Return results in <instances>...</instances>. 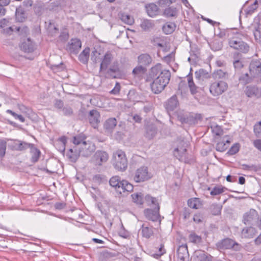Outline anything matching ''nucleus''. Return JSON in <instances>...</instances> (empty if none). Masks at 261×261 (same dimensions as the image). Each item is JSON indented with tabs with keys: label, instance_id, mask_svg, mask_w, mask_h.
I'll use <instances>...</instances> for the list:
<instances>
[{
	"label": "nucleus",
	"instance_id": "c03bdc74",
	"mask_svg": "<svg viewBox=\"0 0 261 261\" xmlns=\"http://www.w3.org/2000/svg\"><path fill=\"white\" fill-rule=\"evenodd\" d=\"M243 169L244 170L251 171H257L261 169V166L258 165H248L246 164H243L242 165Z\"/></svg>",
	"mask_w": 261,
	"mask_h": 261
},
{
	"label": "nucleus",
	"instance_id": "473e14b6",
	"mask_svg": "<svg viewBox=\"0 0 261 261\" xmlns=\"http://www.w3.org/2000/svg\"><path fill=\"white\" fill-rule=\"evenodd\" d=\"M164 15L167 17H177L178 10L176 8L170 7L165 9Z\"/></svg>",
	"mask_w": 261,
	"mask_h": 261
},
{
	"label": "nucleus",
	"instance_id": "a18cd8bd",
	"mask_svg": "<svg viewBox=\"0 0 261 261\" xmlns=\"http://www.w3.org/2000/svg\"><path fill=\"white\" fill-rule=\"evenodd\" d=\"M225 188L222 186L215 187L210 192V194L212 196L219 195L224 192Z\"/></svg>",
	"mask_w": 261,
	"mask_h": 261
},
{
	"label": "nucleus",
	"instance_id": "4c0bfd02",
	"mask_svg": "<svg viewBox=\"0 0 261 261\" xmlns=\"http://www.w3.org/2000/svg\"><path fill=\"white\" fill-rule=\"evenodd\" d=\"M16 19L19 22H23L25 18V14L23 8L19 7L16 9Z\"/></svg>",
	"mask_w": 261,
	"mask_h": 261
},
{
	"label": "nucleus",
	"instance_id": "0eeeda50",
	"mask_svg": "<svg viewBox=\"0 0 261 261\" xmlns=\"http://www.w3.org/2000/svg\"><path fill=\"white\" fill-rule=\"evenodd\" d=\"M80 155L84 157H88L95 150V145L90 141H83L81 146L78 147Z\"/></svg>",
	"mask_w": 261,
	"mask_h": 261
},
{
	"label": "nucleus",
	"instance_id": "052dcab7",
	"mask_svg": "<svg viewBox=\"0 0 261 261\" xmlns=\"http://www.w3.org/2000/svg\"><path fill=\"white\" fill-rule=\"evenodd\" d=\"M257 1H255L253 5L250 6L246 11L247 14H251L257 8Z\"/></svg>",
	"mask_w": 261,
	"mask_h": 261
},
{
	"label": "nucleus",
	"instance_id": "e433bc0d",
	"mask_svg": "<svg viewBox=\"0 0 261 261\" xmlns=\"http://www.w3.org/2000/svg\"><path fill=\"white\" fill-rule=\"evenodd\" d=\"M146 71V68L141 65L136 67L133 70V74L135 77H140L142 76Z\"/></svg>",
	"mask_w": 261,
	"mask_h": 261
},
{
	"label": "nucleus",
	"instance_id": "39448f33",
	"mask_svg": "<svg viewBox=\"0 0 261 261\" xmlns=\"http://www.w3.org/2000/svg\"><path fill=\"white\" fill-rule=\"evenodd\" d=\"M228 43L230 47L243 53H247L249 49L247 44L237 36L229 38Z\"/></svg>",
	"mask_w": 261,
	"mask_h": 261
},
{
	"label": "nucleus",
	"instance_id": "e2e57ef3",
	"mask_svg": "<svg viewBox=\"0 0 261 261\" xmlns=\"http://www.w3.org/2000/svg\"><path fill=\"white\" fill-rule=\"evenodd\" d=\"M84 141V139L80 136H77L73 138V143L77 146H81L82 142Z\"/></svg>",
	"mask_w": 261,
	"mask_h": 261
},
{
	"label": "nucleus",
	"instance_id": "864d4df0",
	"mask_svg": "<svg viewBox=\"0 0 261 261\" xmlns=\"http://www.w3.org/2000/svg\"><path fill=\"white\" fill-rule=\"evenodd\" d=\"M7 143L4 140H0V157L4 156L6 153Z\"/></svg>",
	"mask_w": 261,
	"mask_h": 261
},
{
	"label": "nucleus",
	"instance_id": "6e6552de",
	"mask_svg": "<svg viewBox=\"0 0 261 261\" xmlns=\"http://www.w3.org/2000/svg\"><path fill=\"white\" fill-rule=\"evenodd\" d=\"M109 157V154L106 151L97 150L92 156L91 161L95 166H100L107 162Z\"/></svg>",
	"mask_w": 261,
	"mask_h": 261
},
{
	"label": "nucleus",
	"instance_id": "c9c22d12",
	"mask_svg": "<svg viewBox=\"0 0 261 261\" xmlns=\"http://www.w3.org/2000/svg\"><path fill=\"white\" fill-rule=\"evenodd\" d=\"M176 24L173 22H167L163 27V31L166 34H170L174 32Z\"/></svg>",
	"mask_w": 261,
	"mask_h": 261
},
{
	"label": "nucleus",
	"instance_id": "4be33fe9",
	"mask_svg": "<svg viewBox=\"0 0 261 261\" xmlns=\"http://www.w3.org/2000/svg\"><path fill=\"white\" fill-rule=\"evenodd\" d=\"M217 143L216 145V149L217 151L223 152L226 150L227 146L226 144H229L230 141L229 138L227 136H224L222 140L217 141Z\"/></svg>",
	"mask_w": 261,
	"mask_h": 261
},
{
	"label": "nucleus",
	"instance_id": "9b49d317",
	"mask_svg": "<svg viewBox=\"0 0 261 261\" xmlns=\"http://www.w3.org/2000/svg\"><path fill=\"white\" fill-rule=\"evenodd\" d=\"M105 73L107 78H118L121 74L119 63L117 61L114 62Z\"/></svg>",
	"mask_w": 261,
	"mask_h": 261
},
{
	"label": "nucleus",
	"instance_id": "4d7b16f0",
	"mask_svg": "<svg viewBox=\"0 0 261 261\" xmlns=\"http://www.w3.org/2000/svg\"><path fill=\"white\" fill-rule=\"evenodd\" d=\"M119 236L123 238L127 239L129 237L130 234L128 231L126 230L123 228H121L119 232H118Z\"/></svg>",
	"mask_w": 261,
	"mask_h": 261
},
{
	"label": "nucleus",
	"instance_id": "a878e982",
	"mask_svg": "<svg viewBox=\"0 0 261 261\" xmlns=\"http://www.w3.org/2000/svg\"><path fill=\"white\" fill-rule=\"evenodd\" d=\"M195 259L196 261H211L212 256L203 251L199 250L195 253Z\"/></svg>",
	"mask_w": 261,
	"mask_h": 261
},
{
	"label": "nucleus",
	"instance_id": "49530a36",
	"mask_svg": "<svg viewBox=\"0 0 261 261\" xmlns=\"http://www.w3.org/2000/svg\"><path fill=\"white\" fill-rule=\"evenodd\" d=\"M188 85L190 89V91L192 94H194L197 92V87L195 85L193 77L191 76H188Z\"/></svg>",
	"mask_w": 261,
	"mask_h": 261
},
{
	"label": "nucleus",
	"instance_id": "393cba45",
	"mask_svg": "<svg viewBox=\"0 0 261 261\" xmlns=\"http://www.w3.org/2000/svg\"><path fill=\"white\" fill-rule=\"evenodd\" d=\"M151 57L147 54H142L138 58L139 64L144 67L149 65L151 63Z\"/></svg>",
	"mask_w": 261,
	"mask_h": 261
},
{
	"label": "nucleus",
	"instance_id": "b1692460",
	"mask_svg": "<svg viewBox=\"0 0 261 261\" xmlns=\"http://www.w3.org/2000/svg\"><path fill=\"white\" fill-rule=\"evenodd\" d=\"M178 102L176 95L172 96L166 103L165 107L168 111L174 110L178 106Z\"/></svg>",
	"mask_w": 261,
	"mask_h": 261
},
{
	"label": "nucleus",
	"instance_id": "ea45409f",
	"mask_svg": "<svg viewBox=\"0 0 261 261\" xmlns=\"http://www.w3.org/2000/svg\"><path fill=\"white\" fill-rule=\"evenodd\" d=\"M188 206L192 208L198 209L201 206V203L199 198H191L188 201Z\"/></svg>",
	"mask_w": 261,
	"mask_h": 261
},
{
	"label": "nucleus",
	"instance_id": "20e7f679",
	"mask_svg": "<svg viewBox=\"0 0 261 261\" xmlns=\"http://www.w3.org/2000/svg\"><path fill=\"white\" fill-rule=\"evenodd\" d=\"M227 89V83L221 80L215 81L212 82L210 86V92L214 96H218L221 95Z\"/></svg>",
	"mask_w": 261,
	"mask_h": 261
},
{
	"label": "nucleus",
	"instance_id": "aec40b11",
	"mask_svg": "<svg viewBox=\"0 0 261 261\" xmlns=\"http://www.w3.org/2000/svg\"><path fill=\"white\" fill-rule=\"evenodd\" d=\"M177 253L178 261H185L186 258L189 256L187 245L184 244L179 246L177 249Z\"/></svg>",
	"mask_w": 261,
	"mask_h": 261
},
{
	"label": "nucleus",
	"instance_id": "f257e3e1",
	"mask_svg": "<svg viewBox=\"0 0 261 261\" xmlns=\"http://www.w3.org/2000/svg\"><path fill=\"white\" fill-rule=\"evenodd\" d=\"M171 73L169 70L162 69L161 64L158 63L150 69L146 81L150 83L152 91L155 94L161 93L169 82Z\"/></svg>",
	"mask_w": 261,
	"mask_h": 261
},
{
	"label": "nucleus",
	"instance_id": "de8ad7c7",
	"mask_svg": "<svg viewBox=\"0 0 261 261\" xmlns=\"http://www.w3.org/2000/svg\"><path fill=\"white\" fill-rule=\"evenodd\" d=\"M145 199L148 205L152 204L156 206H159L158 200L155 197L147 195L145 197Z\"/></svg>",
	"mask_w": 261,
	"mask_h": 261
},
{
	"label": "nucleus",
	"instance_id": "7ed1b4c3",
	"mask_svg": "<svg viewBox=\"0 0 261 261\" xmlns=\"http://www.w3.org/2000/svg\"><path fill=\"white\" fill-rule=\"evenodd\" d=\"M112 164L116 170L125 171L127 167V160L124 152L121 150L114 152L112 157Z\"/></svg>",
	"mask_w": 261,
	"mask_h": 261
},
{
	"label": "nucleus",
	"instance_id": "a211bd4d",
	"mask_svg": "<svg viewBox=\"0 0 261 261\" xmlns=\"http://www.w3.org/2000/svg\"><path fill=\"white\" fill-rule=\"evenodd\" d=\"M82 46V43L80 40L74 38L72 39L69 42L67 48L71 53L76 54L79 52Z\"/></svg>",
	"mask_w": 261,
	"mask_h": 261
},
{
	"label": "nucleus",
	"instance_id": "bb28decb",
	"mask_svg": "<svg viewBox=\"0 0 261 261\" xmlns=\"http://www.w3.org/2000/svg\"><path fill=\"white\" fill-rule=\"evenodd\" d=\"M31 145V143H29L20 140H16L14 143L13 146L14 148L16 150L23 151L29 148Z\"/></svg>",
	"mask_w": 261,
	"mask_h": 261
},
{
	"label": "nucleus",
	"instance_id": "69168bd1",
	"mask_svg": "<svg viewBox=\"0 0 261 261\" xmlns=\"http://www.w3.org/2000/svg\"><path fill=\"white\" fill-rule=\"evenodd\" d=\"M120 90V85L118 83H116L115 87L111 91L110 93L113 94H117L119 93Z\"/></svg>",
	"mask_w": 261,
	"mask_h": 261
},
{
	"label": "nucleus",
	"instance_id": "603ef678",
	"mask_svg": "<svg viewBox=\"0 0 261 261\" xmlns=\"http://www.w3.org/2000/svg\"><path fill=\"white\" fill-rule=\"evenodd\" d=\"M6 112L11 114L14 117L15 119H18L21 122H24L25 121L24 118L21 115H18L10 110H7Z\"/></svg>",
	"mask_w": 261,
	"mask_h": 261
},
{
	"label": "nucleus",
	"instance_id": "423d86ee",
	"mask_svg": "<svg viewBox=\"0 0 261 261\" xmlns=\"http://www.w3.org/2000/svg\"><path fill=\"white\" fill-rule=\"evenodd\" d=\"M216 246L219 249H232L239 251L241 249V245L230 238H226L218 242Z\"/></svg>",
	"mask_w": 261,
	"mask_h": 261
},
{
	"label": "nucleus",
	"instance_id": "79ce46f5",
	"mask_svg": "<svg viewBox=\"0 0 261 261\" xmlns=\"http://www.w3.org/2000/svg\"><path fill=\"white\" fill-rule=\"evenodd\" d=\"M143 195L142 193H135L132 195L134 202L137 204L142 205L143 203Z\"/></svg>",
	"mask_w": 261,
	"mask_h": 261
},
{
	"label": "nucleus",
	"instance_id": "f8f14e48",
	"mask_svg": "<svg viewBox=\"0 0 261 261\" xmlns=\"http://www.w3.org/2000/svg\"><path fill=\"white\" fill-rule=\"evenodd\" d=\"M257 233L256 228L251 226H245L243 227L241 231L240 236L242 239H251L253 238Z\"/></svg>",
	"mask_w": 261,
	"mask_h": 261
},
{
	"label": "nucleus",
	"instance_id": "3c124183",
	"mask_svg": "<svg viewBox=\"0 0 261 261\" xmlns=\"http://www.w3.org/2000/svg\"><path fill=\"white\" fill-rule=\"evenodd\" d=\"M212 213L214 215H218L220 214L221 207L217 204H213L211 206Z\"/></svg>",
	"mask_w": 261,
	"mask_h": 261
},
{
	"label": "nucleus",
	"instance_id": "c756f323",
	"mask_svg": "<svg viewBox=\"0 0 261 261\" xmlns=\"http://www.w3.org/2000/svg\"><path fill=\"white\" fill-rule=\"evenodd\" d=\"M146 9L148 15L150 17L156 16L158 12V7L154 4H149L146 6Z\"/></svg>",
	"mask_w": 261,
	"mask_h": 261
},
{
	"label": "nucleus",
	"instance_id": "0e129e2a",
	"mask_svg": "<svg viewBox=\"0 0 261 261\" xmlns=\"http://www.w3.org/2000/svg\"><path fill=\"white\" fill-rule=\"evenodd\" d=\"M175 1V0H160L159 3L161 7H165L170 5Z\"/></svg>",
	"mask_w": 261,
	"mask_h": 261
},
{
	"label": "nucleus",
	"instance_id": "37998d69",
	"mask_svg": "<svg viewBox=\"0 0 261 261\" xmlns=\"http://www.w3.org/2000/svg\"><path fill=\"white\" fill-rule=\"evenodd\" d=\"M120 19L124 23L128 25L132 24L134 21L133 17L125 13H122L121 14Z\"/></svg>",
	"mask_w": 261,
	"mask_h": 261
},
{
	"label": "nucleus",
	"instance_id": "dca6fc26",
	"mask_svg": "<svg viewBox=\"0 0 261 261\" xmlns=\"http://www.w3.org/2000/svg\"><path fill=\"white\" fill-rule=\"evenodd\" d=\"M251 75L255 77L261 75V62L258 60L252 61L249 66Z\"/></svg>",
	"mask_w": 261,
	"mask_h": 261
},
{
	"label": "nucleus",
	"instance_id": "72a5a7b5",
	"mask_svg": "<svg viewBox=\"0 0 261 261\" xmlns=\"http://www.w3.org/2000/svg\"><path fill=\"white\" fill-rule=\"evenodd\" d=\"M77 149H74V150L73 149L70 148L67 151L66 153L67 157L73 162H75L80 156V153L79 151H76Z\"/></svg>",
	"mask_w": 261,
	"mask_h": 261
},
{
	"label": "nucleus",
	"instance_id": "f3484780",
	"mask_svg": "<svg viewBox=\"0 0 261 261\" xmlns=\"http://www.w3.org/2000/svg\"><path fill=\"white\" fill-rule=\"evenodd\" d=\"M257 212L254 209H250L246 212L243 217V222L245 224H250L257 218Z\"/></svg>",
	"mask_w": 261,
	"mask_h": 261
},
{
	"label": "nucleus",
	"instance_id": "1a4fd4ad",
	"mask_svg": "<svg viewBox=\"0 0 261 261\" xmlns=\"http://www.w3.org/2000/svg\"><path fill=\"white\" fill-rule=\"evenodd\" d=\"M188 144L184 140H179L176 147L173 151L174 155L178 160H180L185 154Z\"/></svg>",
	"mask_w": 261,
	"mask_h": 261
},
{
	"label": "nucleus",
	"instance_id": "09e8293b",
	"mask_svg": "<svg viewBox=\"0 0 261 261\" xmlns=\"http://www.w3.org/2000/svg\"><path fill=\"white\" fill-rule=\"evenodd\" d=\"M190 241L193 243H199L201 241V238L200 236L197 235L195 233H191L189 236Z\"/></svg>",
	"mask_w": 261,
	"mask_h": 261
},
{
	"label": "nucleus",
	"instance_id": "6ab92c4d",
	"mask_svg": "<svg viewBox=\"0 0 261 261\" xmlns=\"http://www.w3.org/2000/svg\"><path fill=\"white\" fill-rule=\"evenodd\" d=\"M100 115L96 110H92L89 112V121L91 125L96 128L99 122Z\"/></svg>",
	"mask_w": 261,
	"mask_h": 261
},
{
	"label": "nucleus",
	"instance_id": "2f4dec72",
	"mask_svg": "<svg viewBox=\"0 0 261 261\" xmlns=\"http://www.w3.org/2000/svg\"><path fill=\"white\" fill-rule=\"evenodd\" d=\"M117 120L114 118H111L106 121L104 124V128L108 132H111L117 125Z\"/></svg>",
	"mask_w": 261,
	"mask_h": 261
},
{
	"label": "nucleus",
	"instance_id": "bf43d9fd",
	"mask_svg": "<svg viewBox=\"0 0 261 261\" xmlns=\"http://www.w3.org/2000/svg\"><path fill=\"white\" fill-rule=\"evenodd\" d=\"M174 52H172L171 54L164 57V60L165 62L169 64L174 60Z\"/></svg>",
	"mask_w": 261,
	"mask_h": 261
},
{
	"label": "nucleus",
	"instance_id": "5fc2aeb1",
	"mask_svg": "<svg viewBox=\"0 0 261 261\" xmlns=\"http://www.w3.org/2000/svg\"><path fill=\"white\" fill-rule=\"evenodd\" d=\"M254 132L257 137H261V121L255 124Z\"/></svg>",
	"mask_w": 261,
	"mask_h": 261
},
{
	"label": "nucleus",
	"instance_id": "6e6d98bb",
	"mask_svg": "<svg viewBox=\"0 0 261 261\" xmlns=\"http://www.w3.org/2000/svg\"><path fill=\"white\" fill-rule=\"evenodd\" d=\"M211 47L214 50H220L222 47V42L215 40L211 44Z\"/></svg>",
	"mask_w": 261,
	"mask_h": 261
},
{
	"label": "nucleus",
	"instance_id": "7c9ffc66",
	"mask_svg": "<svg viewBox=\"0 0 261 261\" xmlns=\"http://www.w3.org/2000/svg\"><path fill=\"white\" fill-rule=\"evenodd\" d=\"M211 128L212 133L215 136V140L217 139L218 137L223 135V130L221 127L216 123L212 124Z\"/></svg>",
	"mask_w": 261,
	"mask_h": 261
},
{
	"label": "nucleus",
	"instance_id": "9d476101",
	"mask_svg": "<svg viewBox=\"0 0 261 261\" xmlns=\"http://www.w3.org/2000/svg\"><path fill=\"white\" fill-rule=\"evenodd\" d=\"M150 177L147 168L143 166L137 170L134 179L136 182H139L146 180Z\"/></svg>",
	"mask_w": 261,
	"mask_h": 261
},
{
	"label": "nucleus",
	"instance_id": "a19ab883",
	"mask_svg": "<svg viewBox=\"0 0 261 261\" xmlns=\"http://www.w3.org/2000/svg\"><path fill=\"white\" fill-rule=\"evenodd\" d=\"M90 49L87 47L83 50L79 55V60L83 63H87L89 57Z\"/></svg>",
	"mask_w": 261,
	"mask_h": 261
},
{
	"label": "nucleus",
	"instance_id": "8fccbe9b",
	"mask_svg": "<svg viewBox=\"0 0 261 261\" xmlns=\"http://www.w3.org/2000/svg\"><path fill=\"white\" fill-rule=\"evenodd\" d=\"M165 253L166 250L164 248V245L163 244H161L160 246V247L159 248L158 252L153 254L152 256L153 257L158 259L164 255Z\"/></svg>",
	"mask_w": 261,
	"mask_h": 261
},
{
	"label": "nucleus",
	"instance_id": "680f3d73",
	"mask_svg": "<svg viewBox=\"0 0 261 261\" xmlns=\"http://www.w3.org/2000/svg\"><path fill=\"white\" fill-rule=\"evenodd\" d=\"M63 112L64 115L65 116H71L73 114V110L72 108L68 106L64 107L63 108Z\"/></svg>",
	"mask_w": 261,
	"mask_h": 261
},
{
	"label": "nucleus",
	"instance_id": "ddd939ff",
	"mask_svg": "<svg viewBox=\"0 0 261 261\" xmlns=\"http://www.w3.org/2000/svg\"><path fill=\"white\" fill-rule=\"evenodd\" d=\"M19 47L21 50L28 53L33 52L36 48V44L30 38L22 42Z\"/></svg>",
	"mask_w": 261,
	"mask_h": 261
},
{
	"label": "nucleus",
	"instance_id": "774afa93",
	"mask_svg": "<svg viewBox=\"0 0 261 261\" xmlns=\"http://www.w3.org/2000/svg\"><path fill=\"white\" fill-rule=\"evenodd\" d=\"M9 23V19L4 18L0 20V28H4L8 25Z\"/></svg>",
	"mask_w": 261,
	"mask_h": 261
},
{
	"label": "nucleus",
	"instance_id": "c85d7f7f",
	"mask_svg": "<svg viewBox=\"0 0 261 261\" xmlns=\"http://www.w3.org/2000/svg\"><path fill=\"white\" fill-rule=\"evenodd\" d=\"M29 148L30 149V153L31 154V161L33 163L37 162L40 156V151L33 144H32Z\"/></svg>",
	"mask_w": 261,
	"mask_h": 261
},
{
	"label": "nucleus",
	"instance_id": "4468645a",
	"mask_svg": "<svg viewBox=\"0 0 261 261\" xmlns=\"http://www.w3.org/2000/svg\"><path fill=\"white\" fill-rule=\"evenodd\" d=\"M245 93L249 97H255L259 98L261 97V88L252 86H247Z\"/></svg>",
	"mask_w": 261,
	"mask_h": 261
},
{
	"label": "nucleus",
	"instance_id": "f03ea898",
	"mask_svg": "<svg viewBox=\"0 0 261 261\" xmlns=\"http://www.w3.org/2000/svg\"><path fill=\"white\" fill-rule=\"evenodd\" d=\"M110 185L120 194L125 196L133 190V186L127 180H121L118 176L112 177L109 180Z\"/></svg>",
	"mask_w": 261,
	"mask_h": 261
},
{
	"label": "nucleus",
	"instance_id": "13d9d810",
	"mask_svg": "<svg viewBox=\"0 0 261 261\" xmlns=\"http://www.w3.org/2000/svg\"><path fill=\"white\" fill-rule=\"evenodd\" d=\"M240 146L239 144H234L229 150L228 153L231 154L233 155L236 153H237L239 150Z\"/></svg>",
	"mask_w": 261,
	"mask_h": 261
},
{
	"label": "nucleus",
	"instance_id": "f704fd0d",
	"mask_svg": "<svg viewBox=\"0 0 261 261\" xmlns=\"http://www.w3.org/2000/svg\"><path fill=\"white\" fill-rule=\"evenodd\" d=\"M142 234L143 237L147 239L149 238L153 234L152 227H149L143 224L141 228Z\"/></svg>",
	"mask_w": 261,
	"mask_h": 261
},
{
	"label": "nucleus",
	"instance_id": "338daca9",
	"mask_svg": "<svg viewBox=\"0 0 261 261\" xmlns=\"http://www.w3.org/2000/svg\"><path fill=\"white\" fill-rule=\"evenodd\" d=\"M216 76L218 78H223L225 77L226 74V72L223 71L221 69L217 70L215 73Z\"/></svg>",
	"mask_w": 261,
	"mask_h": 261
},
{
	"label": "nucleus",
	"instance_id": "412c9836",
	"mask_svg": "<svg viewBox=\"0 0 261 261\" xmlns=\"http://www.w3.org/2000/svg\"><path fill=\"white\" fill-rule=\"evenodd\" d=\"M113 57L111 53L107 52L105 55L100 65V71L102 72L103 70H107L108 66L111 63Z\"/></svg>",
	"mask_w": 261,
	"mask_h": 261
},
{
	"label": "nucleus",
	"instance_id": "cd10ccee",
	"mask_svg": "<svg viewBox=\"0 0 261 261\" xmlns=\"http://www.w3.org/2000/svg\"><path fill=\"white\" fill-rule=\"evenodd\" d=\"M157 133L156 126L153 124H150L146 126L145 136L148 139H152Z\"/></svg>",
	"mask_w": 261,
	"mask_h": 261
},
{
	"label": "nucleus",
	"instance_id": "58836bf2",
	"mask_svg": "<svg viewBox=\"0 0 261 261\" xmlns=\"http://www.w3.org/2000/svg\"><path fill=\"white\" fill-rule=\"evenodd\" d=\"M154 23L152 20H144L140 24L141 28L144 31H149L153 29L154 27Z\"/></svg>",
	"mask_w": 261,
	"mask_h": 261
},
{
	"label": "nucleus",
	"instance_id": "5701e85b",
	"mask_svg": "<svg viewBox=\"0 0 261 261\" xmlns=\"http://www.w3.org/2000/svg\"><path fill=\"white\" fill-rule=\"evenodd\" d=\"M15 30L21 35H22L23 33L26 34L29 31L27 27H16L14 28L13 27H10L7 29H4L3 33L6 35H11Z\"/></svg>",
	"mask_w": 261,
	"mask_h": 261
},
{
	"label": "nucleus",
	"instance_id": "2eb2a0df",
	"mask_svg": "<svg viewBox=\"0 0 261 261\" xmlns=\"http://www.w3.org/2000/svg\"><path fill=\"white\" fill-rule=\"evenodd\" d=\"M159 210L160 206H158L155 207L154 210L147 209L145 210L144 213L146 218L152 221H157L159 220L160 222L161 220H159Z\"/></svg>",
	"mask_w": 261,
	"mask_h": 261
}]
</instances>
